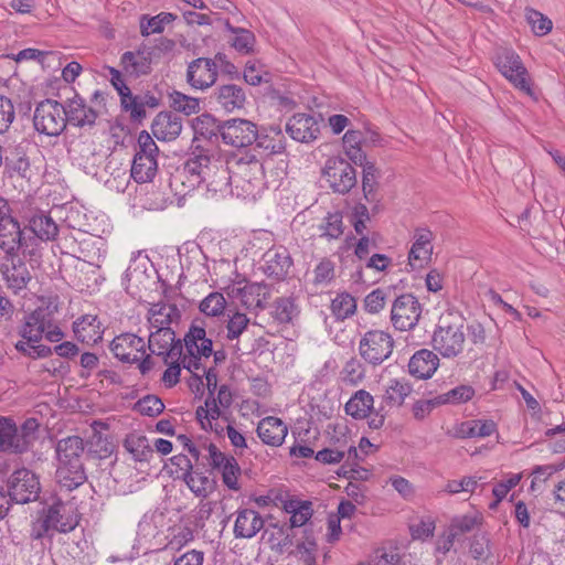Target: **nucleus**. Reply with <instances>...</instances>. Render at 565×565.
<instances>
[{"label":"nucleus","instance_id":"obj_58","mask_svg":"<svg viewBox=\"0 0 565 565\" xmlns=\"http://www.w3.org/2000/svg\"><path fill=\"white\" fill-rule=\"evenodd\" d=\"M243 78L248 85L258 86L263 83H270L271 74L267 71H264L263 65H258L256 62L248 61L244 67Z\"/></svg>","mask_w":565,"mask_h":565},{"label":"nucleus","instance_id":"obj_42","mask_svg":"<svg viewBox=\"0 0 565 565\" xmlns=\"http://www.w3.org/2000/svg\"><path fill=\"white\" fill-rule=\"evenodd\" d=\"M205 182L209 191H213L215 193L220 192L222 194L231 193L235 195L236 190L233 182V171L228 167L221 166L220 168H216L212 179L210 177Z\"/></svg>","mask_w":565,"mask_h":565},{"label":"nucleus","instance_id":"obj_20","mask_svg":"<svg viewBox=\"0 0 565 565\" xmlns=\"http://www.w3.org/2000/svg\"><path fill=\"white\" fill-rule=\"evenodd\" d=\"M30 143L22 140L18 143L10 145L3 157L4 173L9 178L19 177L28 178L31 170L30 158L28 154Z\"/></svg>","mask_w":565,"mask_h":565},{"label":"nucleus","instance_id":"obj_4","mask_svg":"<svg viewBox=\"0 0 565 565\" xmlns=\"http://www.w3.org/2000/svg\"><path fill=\"white\" fill-rule=\"evenodd\" d=\"M232 171L236 190L235 195L238 198H255L264 180L262 158L254 153H246L234 163Z\"/></svg>","mask_w":565,"mask_h":565},{"label":"nucleus","instance_id":"obj_7","mask_svg":"<svg viewBox=\"0 0 565 565\" xmlns=\"http://www.w3.org/2000/svg\"><path fill=\"white\" fill-rule=\"evenodd\" d=\"M7 488V494L11 503L17 504L36 501L41 492L39 477L26 468L13 471L8 478Z\"/></svg>","mask_w":565,"mask_h":565},{"label":"nucleus","instance_id":"obj_64","mask_svg":"<svg viewBox=\"0 0 565 565\" xmlns=\"http://www.w3.org/2000/svg\"><path fill=\"white\" fill-rule=\"evenodd\" d=\"M170 462L174 467V469L171 470V475L175 479H181L184 481L186 478H190V475L194 470L191 460L184 454H179L171 457Z\"/></svg>","mask_w":565,"mask_h":565},{"label":"nucleus","instance_id":"obj_53","mask_svg":"<svg viewBox=\"0 0 565 565\" xmlns=\"http://www.w3.org/2000/svg\"><path fill=\"white\" fill-rule=\"evenodd\" d=\"M217 471L222 476L224 486H226L230 490L237 492L242 489L238 482V477L242 473V469L235 457L230 456V460H227Z\"/></svg>","mask_w":565,"mask_h":565},{"label":"nucleus","instance_id":"obj_29","mask_svg":"<svg viewBox=\"0 0 565 565\" xmlns=\"http://www.w3.org/2000/svg\"><path fill=\"white\" fill-rule=\"evenodd\" d=\"M236 514L234 524L236 539H252L264 527L262 515L253 509H238Z\"/></svg>","mask_w":565,"mask_h":565},{"label":"nucleus","instance_id":"obj_59","mask_svg":"<svg viewBox=\"0 0 565 565\" xmlns=\"http://www.w3.org/2000/svg\"><path fill=\"white\" fill-rule=\"evenodd\" d=\"M14 348L19 353L32 360L45 359L53 354V348L51 347L39 343H29L22 340L18 341L14 344Z\"/></svg>","mask_w":565,"mask_h":565},{"label":"nucleus","instance_id":"obj_52","mask_svg":"<svg viewBox=\"0 0 565 565\" xmlns=\"http://www.w3.org/2000/svg\"><path fill=\"white\" fill-rule=\"evenodd\" d=\"M394 289L393 286H388L387 288H376L372 290L363 300L364 310L371 315L379 313L384 309L386 299Z\"/></svg>","mask_w":565,"mask_h":565},{"label":"nucleus","instance_id":"obj_48","mask_svg":"<svg viewBox=\"0 0 565 565\" xmlns=\"http://www.w3.org/2000/svg\"><path fill=\"white\" fill-rule=\"evenodd\" d=\"M475 396L470 385H458L444 394L436 396V403L441 405H459L469 402Z\"/></svg>","mask_w":565,"mask_h":565},{"label":"nucleus","instance_id":"obj_36","mask_svg":"<svg viewBox=\"0 0 565 565\" xmlns=\"http://www.w3.org/2000/svg\"><path fill=\"white\" fill-rule=\"evenodd\" d=\"M124 448L132 456L135 461L149 462L153 456V449L147 437L136 431L126 436Z\"/></svg>","mask_w":565,"mask_h":565},{"label":"nucleus","instance_id":"obj_6","mask_svg":"<svg viewBox=\"0 0 565 565\" xmlns=\"http://www.w3.org/2000/svg\"><path fill=\"white\" fill-rule=\"evenodd\" d=\"M67 124L65 106L53 99L40 102L34 110L33 125L38 132L53 137L64 131Z\"/></svg>","mask_w":565,"mask_h":565},{"label":"nucleus","instance_id":"obj_45","mask_svg":"<svg viewBox=\"0 0 565 565\" xmlns=\"http://www.w3.org/2000/svg\"><path fill=\"white\" fill-rule=\"evenodd\" d=\"M330 309L337 321H343L355 313L356 300L348 291H342L331 300Z\"/></svg>","mask_w":565,"mask_h":565},{"label":"nucleus","instance_id":"obj_50","mask_svg":"<svg viewBox=\"0 0 565 565\" xmlns=\"http://www.w3.org/2000/svg\"><path fill=\"white\" fill-rule=\"evenodd\" d=\"M177 15L170 12H161L152 18L142 15L140 19V32L142 36H149L153 33H161L164 25L174 21Z\"/></svg>","mask_w":565,"mask_h":565},{"label":"nucleus","instance_id":"obj_43","mask_svg":"<svg viewBox=\"0 0 565 565\" xmlns=\"http://www.w3.org/2000/svg\"><path fill=\"white\" fill-rule=\"evenodd\" d=\"M191 492L198 497L205 499L216 490L217 481L205 476L203 472L193 470L190 478L184 480Z\"/></svg>","mask_w":565,"mask_h":565},{"label":"nucleus","instance_id":"obj_19","mask_svg":"<svg viewBox=\"0 0 565 565\" xmlns=\"http://www.w3.org/2000/svg\"><path fill=\"white\" fill-rule=\"evenodd\" d=\"M264 264L262 271L275 281H282L287 278L294 264L289 250L284 246L269 248L263 256Z\"/></svg>","mask_w":565,"mask_h":565},{"label":"nucleus","instance_id":"obj_46","mask_svg":"<svg viewBox=\"0 0 565 565\" xmlns=\"http://www.w3.org/2000/svg\"><path fill=\"white\" fill-rule=\"evenodd\" d=\"M96 425L105 426L104 424H102L99 422H94L93 435L90 436V438L88 439V441L86 444L87 452L92 454L95 457L100 458V459L107 458L111 455L114 445L107 436H104L102 433L96 430V428H95Z\"/></svg>","mask_w":565,"mask_h":565},{"label":"nucleus","instance_id":"obj_32","mask_svg":"<svg viewBox=\"0 0 565 565\" xmlns=\"http://www.w3.org/2000/svg\"><path fill=\"white\" fill-rule=\"evenodd\" d=\"M6 259L10 262V265H3L2 274L8 287L15 292L25 289L31 280V274L25 263L18 256L8 257L6 255Z\"/></svg>","mask_w":565,"mask_h":565},{"label":"nucleus","instance_id":"obj_62","mask_svg":"<svg viewBox=\"0 0 565 565\" xmlns=\"http://www.w3.org/2000/svg\"><path fill=\"white\" fill-rule=\"evenodd\" d=\"M14 119L15 109L12 100L4 95H0V135L9 131Z\"/></svg>","mask_w":565,"mask_h":565},{"label":"nucleus","instance_id":"obj_34","mask_svg":"<svg viewBox=\"0 0 565 565\" xmlns=\"http://www.w3.org/2000/svg\"><path fill=\"white\" fill-rule=\"evenodd\" d=\"M379 171L374 163L364 166L362 169V191L365 201L372 206V213L376 214L381 210V198L379 194Z\"/></svg>","mask_w":565,"mask_h":565},{"label":"nucleus","instance_id":"obj_24","mask_svg":"<svg viewBox=\"0 0 565 565\" xmlns=\"http://www.w3.org/2000/svg\"><path fill=\"white\" fill-rule=\"evenodd\" d=\"M413 245L408 253V265L415 269L423 267L424 264L430 260L433 254L434 234L427 227H417L413 235Z\"/></svg>","mask_w":565,"mask_h":565},{"label":"nucleus","instance_id":"obj_49","mask_svg":"<svg viewBox=\"0 0 565 565\" xmlns=\"http://www.w3.org/2000/svg\"><path fill=\"white\" fill-rule=\"evenodd\" d=\"M170 107L186 116L198 114L200 111V99L185 95L179 90H173L169 94Z\"/></svg>","mask_w":565,"mask_h":565},{"label":"nucleus","instance_id":"obj_9","mask_svg":"<svg viewBox=\"0 0 565 565\" xmlns=\"http://www.w3.org/2000/svg\"><path fill=\"white\" fill-rule=\"evenodd\" d=\"M322 175L330 189L339 194L349 193L358 183L355 169L342 157L329 158L322 169Z\"/></svg>","mask_w":565,"mask_h":565},{"label":"nucleus","instance_id":"obj_31","mask_svg":"<svg viewBox=\"0 0 565 565\" xmlns=\"http://www.w3.org/2000/svg\"><path fill=\"white\" fill-rule=\"evenodd\" d=\"M75 338L86 344H95L103 338L100 321L95 315H84L73 322Z\"/></svg>","mask_w":565,"mask_h":565},{"label":"nucleus","instance_id":"obj_13","mask_svg":"<svg viewBox=\"0 0 565 565\" xmlns=\"http://www.w3.org/2000/svg\"><path fill=\"white\" fill-rule=\"evenodd\" d=\"M323 117L311 114L298 113L286 122L285 130L291 139L302 143H309L318 139Z\"/></svg>","mask_w":565,"mask_h":565},{"label":"nucleus","instance_id":"obj_39","mask_svg":"<svg viewBox=\"0 0 565 565\" xmlns=\"http://www.w3.org/2000/svg\"><path fill=\"white\" fill-rule=\"evenodd\" d=\"M158 170L154 157L134 156L130 175L137 183L151 182Z\"/></svg>","mask_w":565,"mask_h":565},{"label":"nucleus","instance_id":"obj_14","mask_svg":"<svg viewBox=\"0 0 565 565\" xmlns=\"http://www.w3.org/2000/svg\"><path fill=\"white\" fill-rule=\"evenodd\" d=\"M41 513L46 519V522L54 526V531L61 533L73 531L79 520L73 505L56 497H52V503L47 504Z\"/></svg>","mask_w":565,"mask_h":565},{"label":"nucleus","instance_id":"obj_55","mask_svg":"<svg viewBox=\"0 0 565 565\" xmlns=\"http://www.w3.org/2000/svg\"><path fill=\"white\" fill-rule=\"evenodd\" d=\"M134 411L143 416L156 417L164 411V404L157 395L148 394L135 403Z\"/></svg>","mask_w":565,"mask_h":565},{"label":"nucleus","instance_id":"obj_56","mask_svg":"<svg viewBox=\"0 0 565 565\" xmlns=\"http://www.w3.org/2000/svg\"><path fill=\"white\" fill-rule=\"evenodd\" d=\"M226 300L223 294L214 291L207 295L200 303V311L207 317H218L224 313Z\"/></svg>","mask_w":565,"mask_h":565},{"label":"nucleus","instance_id":"obj_3","mask_svg":"<svg viewBox=\"0 0 565 565\" xmlns=\"http://www.w3.org/2000/svg\"><path fill=\"white\" fill-rule=\"evenodd\" d=\"M25 232L24 257L40 256V243L53 242L58 235V226L51 215L44 211L36 210L23 216Z\"/></svg>","mask_w":565,"mask_h":565},{"label":"nucleus","instance_id":"obj_15","mask_svg":"<svg viewBox=\"0 0 565 565\" xmlns=\"http://www.w3.org/2000/svg\"><path fill=\"white\" fill-rule=\"evenodd\" d=\"M209 103L216 109L234 113L244 109L247 96L244 87L234 83L220 84L209 97Z\"/></svg>","mask_w":565,"mask_h":565},{"label":"nucleus","instance_id":"obj_12","mask_svg":"<svg viewBox=\"0 0 565 565\" xmlns=\"http://www.w3.org/2000/svg\"><path fill=\"white\" fill-rule=\"evenodd\" d=\"M500 73L519 90L532 96L531 78L521 57L511 50H505L497 57Z\"/></svg>","mask_w":565,"mask_h":565},{"label":"nucleus","instance_id":"obj_47","mask_svg":"<svg viewBox=\"0 0 565 565\" xmlns=\"http://www.w3.org/2000/svg\"><path fill=\"white\" fill-rule=\"evenodd\" d=\"M412 391V385L405 379H393L385 391L384 399L391 406H401Z\"/></svg>","mask_w":565,"mask_h":565},{"label":"nucleus","instance_id":"obj_27","mask_svg":"<svg viewBox=\"0 0 565 565\" xmlns=\"http://www.w3.org/2000/svg\"><path fill=\"white\" fill-rule=\"evenodd\" d=\"M151 53L143 50L126 51L120 57L122 72L134 78L151 73Z\"/></svg>","mask_w":565,"mask_h":565},{"label":"nucleus","instance_id":"obj_28","mask_svg":"<svg viewBox=\"0 0 565 565\" xmlns=\"http://www.w3.org/2000/svg\"><path fill=\"white\" fill-rule=\"evenodd\" d=\"M256 433L265 445L279 447L288 434V426L278 417L267 416L259 420Z\"/></svg>","mask_w":565,"mask_h":565},{"label":"nucleus","instance_id":"obj_63","mask_svg":"<svg viewBox=\"0 0 565 565\" xmlns=\"http://www.w3.org/2000/svg\"><path fill=\"white\" fill-rule=\"evenodd\" d=\"M313 509H312V502L305 500V505L299 509L296 513L291 514L289 518V523H285L280 532L284 533L285 529H294V527H301L307 526L308 521L312 518Z\"/></svg>","mask_w":565,"mask_h":565},{"label":"nucleus","instance_id":"obj_17","mask_svg":"<svg viewBox=\"0 0 565 565\" xmlns=\"http://www.w3.org/2000/svg\"><path fill=\"white\" fill-rule=\"evenodd\" d=\"M186 83L194 89L205 90L212 87L218 77L215 60L198 57L188 64Z\"/></svg>","mask_w":565,"mask_h":565},{"label":"nucleus","instance_id":"obj_38","mask_svg":"<svg viewBox=\"0 0 565 565\" xmlns=\"http://www.w3.org/2000/svg\"><path fill=\"white\" fill-rule=\"evenodd\" d=\"M39 427L34 417L26 418L20 427L15 425V454H24L32 447L38 439Z\"/></svg>","mask_w":565,"mask_h":565},{"label":"nucleus","instance_id":"obj_5","mask_svg":"<svg viewBox=\"0 0 565 565\" xmlns=\"http://www.w3.org/2000/svg\"><path fill=\"white\" fill-rule=\"evenodd\" d=\"M211 159L212 154L209 150L199 146L195 147L182 169L172 175L170 186L173 190H178L179 181H183L186 175L190 178V188H198L201 183L207 181L212 171Z\"/></svg>","mask_w":565,"mask_h":565},{"label":"nucleus","instance_id":"obj_25","mask_svg":"<svg viewBox=\"0 0 565 565\" xmlns=\"http://www.w3.org/2000/svg\"><path fill=\"white\" fill-rule=\"evenodd\" d=\"M152 136L160 141L177 139L182 131V118L172 111H160L151 124Z\"/></svg>","mask_w":565,"mask_h":565},{"label":"nucleus","instance_id":"obj_1","mask_svg":"<svg viewBox=\"0 0 565 565\" xmlns=\"http://www.w3.org/2000/svg\"><path fill=\"white\" fill-rule=\"evenodd\" d=\"M85 450V443L78 436H70L58 440L56 455L58 467L56 470L57 481L61 487L72 491L83 484L87 477L85 473L82 457Z\"/></svg>","mask_w":565,"mask_h":565},{"label":"nucleus","instance_id":"obj_33","mask_svg":"<svg viewBox=\"0 0 565 565\" xmlns=\"http://www.w3.org/2000/svg\"><path fill=\"white\" fill-rule=\"evenodd\" d=\"M237 296L247 309H264L270 297V288L266 282H250L237 288Z\"/></svg>","mask_w":565,"mask_h":565},{"label":"nucleus","instance_id":"obj_10","mask_svg":"<svg viewBox=\"0 0 565 565\" xmlns=\"http://www.w3.org/2000/svg\"><path fill=\"white\" fill-rule=\"evenodd\" d=\"M433 347L444 358H455L463 350L465 333L462 324L456 326L440 318L433 334Z\"/></svg>","mask_w":565,"mask_h":565},{"label":"nucleus","instance_id":"obj_44","mask_svg":"<svg viewBox=\"0 0 565 565\" xmlns=\"http://www.w3.org/2000/svg\"><path fill=\"white\" fill-rule=\"evenodd\" d=\"M318 228L320 231V237L327 238L328 241L340 238L344 232L342 212H328Z\"/></svg>","mask_w":565,"mask_h":565},{"label":"nucleus","instance_id":"obj_22","mask_svg":"<svg viewBox=\"0 0 565 565\" xmlns=\"http://www.w3.org/2000/svg\"><path fill=\"white\" fill-rule=\"evenodd\" d=\"M109 349L119 361L132 364L139 361L137 353H146V343L142 338L127 332L115 337Z\"/></svg>","mask_w":565,"mask_h":565},{"label":"nucleus","instance_id":"obj_11","mask_svg":"<svg viewBox=\"0 0 565 565\" xmlns=\"http://www.w3.org/2000/svg\"><path fill=\"white\" fill-rule=\"evenodd\" d=\"M422 315V305L413 294L395 297L391 308L392 326L399 331L414 329Z\"/></svg>","mask_w":565,"mask_h":565},{"label":"nucleus","instance_id":"obj_35","mask_svg":"<svg viewBox=\"0 0 565 565\" xmlns=\"http://www.w3.org/2000/svg\"><path fill=\"white\" fill-rule=\"evenodd\" d=\"M224 121L216 119L211 114H202L195 119L193 129L195 139L202 137L212 143H217L222 139Z\"/></svg>","mask_w":565,"mask_h":565},{"label":"nucleus","instance_id":"obj_26","mask_svg":"<svg viewBox=\"0 0 565 565\" xmlns=\"http://www.w3.org/2000/svg\"><path fill=\"white\" fill-rule=\"evenodd\" d=\"M67 122L79 128L93 127L98 117L97 111L87 106L83 97L77 93L68 99L65 106Z\"/></svg>","mask_w":565,"mask_h":565},{"label":"nucleus","instance_id":"obj_54","mask_svg":"<svg viewBox=\"0 0 565 565\" xmlns=\"http://www.w3.org/2000/svg\"><path fill=\"white\" fill-rule=\"evenodd\" d=\"M15 422L10 417L0 416V451L15 454Z\"/></svg>","mask_w":565,"mask_h":565},{"label":"nucleus","instance_id":"obj_23","mask_svg":"<svg viewBox=\"0 0 565 565\" xmlns=\"http://www.w3.org/2000/svg\"><path fill=\"white\" fill-rule=\"evenodd\" d=\"M52 324V313L47 308L39 307L25 316L24 322L19 330V335L24 342L39 343L45 330Z\"/></svg>","mask_w":565,"mask_h":565},{"label":"nucleus","instance_id":"obj_51","mask_svg":"<svg viewBox=\"0 0 565 565\" xmlns=\"http://www.w3.org/2000/svg\"><path fill=\"white\" fill-rule=\"evenodd\" d=\"M525 19L536 36H544L552 31V20L535 9L526 8Z\"/></svg>","mask_w":565,"mask_h":565},{"label":"nucleus","instance_id":"obj_41","mask_svg":"<svg viewBox=\"0 0 565 565\" xmlns=\"http://www.w3.org/2000/svg\"><path fill=\"white\" fill-rule=\"evenodd\" d=\"M224 26L233 34L230 43L237 52L242 54L253 52L256 39L252 31L244 28L233 26L228 20L224 21Z\"/></svg>","mask_w":565,"mask_h":565},{"label":"nucleus","instance_id":"obj_8","mask_svg":"<svg viewBox=\"0 0 565 565\" xmlns=\"http://www.w3.org/2000/svg\"><path fill=\"white\" fill-rule=\"evenodd\" d=\"M394 348V340L388 332L370 330L363 334L359 342L361 358L372 365H380L387 360Z\"/></svg>","mask_w":565,"mask_h":565},{"label":"nucleus","instance_id":"obj_57","mask_svg":"<svg viewBox=\"0 0 565 565\" xmlns=\"http://www.w3.org/2000/svg\"><path fill=\"white\" fill-rule=\"evenodd\" d=\"M174 331L171 328H160L149 335V349L151 353L157 354L158 351H167L174 342Z\"/></svg>","mask_w":565,"mask_h":565},{"label":"nucleus","instance_id":"obj_30","mask_svg":"<svg viewBox=\"0 0 565 565\" xmlns=\"http://www.w3.org/2000/svg\"><path fill=\"white\" fill-rule=\"evenodd\" d=\"M439 365L438 356L430 350L422 349L408 362V372L419 380L430 379Z\"/></svg>","mask_w":565,"mask_h":565},{"label":"nucleus","instance_id":"obj_61","mask_svg":"<svg viewBox=\"0 0 565 565\" xmlns=\"http://www.w3.org/2000/svg\"><path fill=\"white\" fill-rule=\"evenodd\" d=\"M341 376L342 381L348 384H359L365 376V370L363 367V364L356 358H351L344 364L341 371Z\"/></svg>","mask_w":565,"mask_h":565},{"label":"nucleus","instance_id":"obj_40","mask_svg":"<svg viewBox=\"0 0 565 565\" xmlns=\"http://www.w3.org/2000/svg\"><path fill=\"white\" fill-rule=\"evenodd\" d=\"M299 312L294 297H278L273 303L270 315L278 323L288 324L292 322L294 318L298 317Z\"/></svg>","mask_w":565,"mask_h":565},{"label":"nucleus","instance_id":"obj_60","mask_svg":"<svg viewBox=\"0 0 565 565\" xmlns=\"http://www.w3.org/2000/svg\"><path fill=\"white\" fill-rule=\"evenodd\" d=\"M255 148L263 149L267 156L282 153L286 150V141L281 139H275L270 135H264V132L257 134V140H255Z\"/></svg>","mask_w":565,"mask_h":565},{"label":"nucleus","instance_id":"obj_16","mask_svg":"<svg viewBox=\"0 0 565 565\" xmlns=\"http://www.w3.org/2000/svg\"><path fill=\"white\" fill-rule=\"evenodd\" d=\"M258 129L257 126L242 118H233L224 120V127L222 131V140L224 143L244 148L252 146L257 140Z\"/></svg>","mask_w":565,"mask_h":565},{"label":"nucleus","instance_id":"obj_2","mask_svg":"<svg viewBox=\"0 0 565 565\" xmlns=\"http://www.w3.org/2000/svg\"><path fill=\"white\" fill-rule=\"evenodd\" d=\"M206 334L204 321L196 318L192 321L183 338L188 354L181 358L180 364L191 375L202 369L201 359L210 358L213 353V341Z\"/></svg>","mask_w":565,"mask_h":565},{"label":"nucleus","instance_id":"obj_37","mask_svg":"<svg viewBox=\"0 0 565 565\" xmlns=\"http://www.w3.org/2000/svg\"><path fill=\"white\" fill-rule=\"evenodd\" d=\"M374 398L365 390H359L347 402L344 409L354 419H364L373 411Z\"/></svg>","mask_w":565,"mask_h":565},{"label":"nucleus","instance_id":"obj_21","mask_svg":"<svg viewBox=\"0 0 565 565\" xmlns=\"http://www.w3.org/2000/svg\"><path fill=\"white\" fill-rule=\"evenodd\" d=\"M26 232L17 218L0 220V248L8 257H15L21 250L24 255Z\"/></svg>","mask_w":565,"mask_h":565},{"label":"nucleus","instance_id":"obj_18","mask_svg":"<svg viewBox=\"0 0 565 565\" xmlns=\"http://www.w3.org/2000/svg\"><path fill=\"white\" fill-rule=\"evenodd\" d=\"M161 98L146 92L142 94L126 93L120 99L121 110L129 114V120L134 125H142L147 117V108L157 109L160 106Z\"/></svg>","mask_w":565,"mask_h":565}]
</instances>
